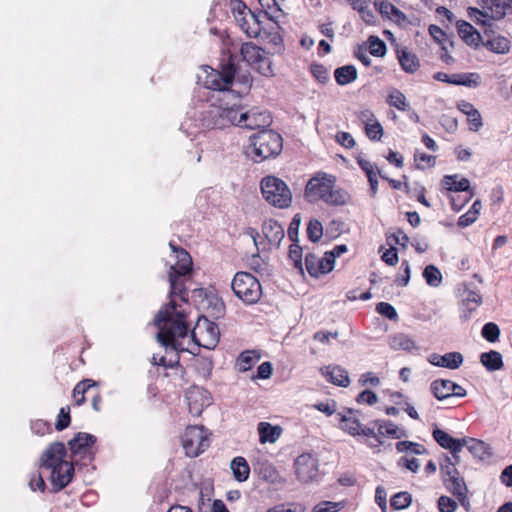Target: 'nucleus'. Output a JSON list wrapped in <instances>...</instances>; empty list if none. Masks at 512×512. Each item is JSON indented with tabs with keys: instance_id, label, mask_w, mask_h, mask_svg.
Returning <instances> with one entry per match:
<instances>
[{
	"instance_id": "f257e3e1",
	"label": "nucleus",
	"mask_w": 512,
	"mask_h": 512,
	"mask_svg": "<svg viewBox=\"0 0 512 512\" xmlns=\"http://www.w3.org/2000/svg\"><path fill=\"white\" fill-rule=\"evenodd\" d=\"M155 325L158 328L157 340L163 347L185 350L180 339L187 336L189 326L184 313L177 310V304L173 299L157 313Z\"/></svg>"
},
{
	"instance_id": "f03ea898",
	"label": "nucleus",
	"mask_w": 512,
	"mask_h": 512,
	"mask_svg": "<svg viewBox=\"0 0 512 512\" xmlns=\"http://www.w3.org/2000/svg\"><path fill=\"white\" fill-rule=\"evenodd\" d=\"M305 196L309 202L323 201L331 206H343L350 202L351 195L336 186V177L318 172L306 184Z\"/></svg>"
},
{
	"instance_id": "7ed1b4c3",
	"label": "nucleus",
	"mask_w": 512,
	"mask_h": 512,
	"mask_svg": "<svg viewBox=\"0 0 512 512\" xmlns=\"http://www.w3.org/2000/svg\"><path fill=\"white\" fill-rule=\"evenodd\" d=\"M169 246L175 259V263L170 266L168 272L171 289L170 296H180V298L185 301V277L190 274L192 270V258L186 250L176 246L174 243L170 242Z\"/></svg>"
},
{
	"instance_id": "20e7f679",
	"label": "nucleus",
	"mask_w": 512,
	"mask_h": 512,
	"mask_svg": "<svg viewBox=\"0 0 512 512\" xmlns=\"http://www.w3.org/2000/svg\"><path fill=\"white\" fill-rule=\"evenodd\" d=\"M283 149L281 135L273 130H261L250 136L247 155L256 163L278 156Z\"/></svg>"
},
{
	"instance_id": "39448f33",
	"label": "nucleus",
	"mask_w": 512,
	"mask_h": 512,
	"mask_svg": "<svg viewBox=\"0 0 512 512\" xmlns=\"http://www.w3.org/2000/svg\"><path fill=\"white\" fill-rule=\"evenodd\" d=\"M261 192L264 199L280 209L288 208L292 203V193L288 185L280 178L268 175L262 178Z\"/></svg>"
},
{
	"instance_id": "423d86ee",
	"label": "nucleus",
	"mask_w": 512,
	"mask_h": 512,
	"mask_svg": "<svg viewBox=\"0 0 512 512\" xmlns=\"http://www.w3.org/2000/svg\"><path fill=\"white\" fill-rule=\"evenodd\" d=\"M231 288L234 294L246 304H255L262 296L259 280L248 272H237L231 282Z\"/></svg>"
},
{
	"instance_id": "0eeeda50",
	"label": "nucleus",
	"mask_w": 512,
	"mask_h": 512,
	"mask_svg": "<svg viewBox=\"0 0 512 512\" xmlns=\"http://www.w3.org/2000/svg\"><path fill=\"white\" fill-rule=\"evenodd\" d=\"M233 14L238 26L249 38H257L265 29L261 16L247 10L242 1L234 3Z\"/></svg>"
},
{
	"instance_id": "6e6552de",
	"label": "nucleus",
	"mask_w": 512,
	"mask_h": 512,
	"mask_svg": "<svg viewBox=\"0 0 512 512\" xmlns=\"http://www.w3.org/2000/svg\"><path fill=\"white\" fill-rule=\"evenodd\" d=\"M207 430L203 426H188L182 436V445L189 457H197L209 447Z\"/></svg>"
},
{
	"instance_id": "1a4fd4ad",
	"label": "nucleus",
	"mask_w": 512,
	"mask_h": 512,
	"mask_svg": "<svg viewBox=\"0 0 512 512\" xmlns=\"http://www.w3.org/2000/svg\"><path fill=\"white\" fill-rule=\"evenodd\" d=\"M205 73L204 85L206 88L219 91L220 96H223L224 92L232 91L229 89V86L233 84L236 68L231 60L227 65L223 66L222 71L207 67L205 68Z\"/></svg>"
},
{
	"instance_id": "9d476101",
	"label": "nucleus",
	"mask_w": 512,
	"mask_h": 512,
	"mask_svg": "<svg viewBox=\"0 0 512 512\" xmlns=\"http://www.w3.org/2000/svg\"><path fill=\"white\" fill-rule=\"evenodd\" d=\"M218 326L205 317L198 318L196 326L192 330V339L201 347L213 349L219 341Z\"/></svg>"
},
{
	"instance_id": "9b49d317",
	"label": "nucleus",
	"mask_w": 512,
	"mask_h": 512,
	"mask_svg": "<svg viewBox=\"0 0 512 512\" xmlns=\"http://www.w3.org/2000/svg\"><path fill=\"white\" fill-rule=\"evenodd\" d=\"M96 437L89 433L79 432L69 442V448L72 454V461L75 464L82 461L84 465L93 460L92 446Z\"/></svg>"
},
{
	"instance_id": "f8f14e48",
	"label": "nucleus",
	"mask_w": 512,
	"mask_h": 512,
	"mask_svg": "<svg viewBox=\"0 0 512 512\" xmlns=\"http://www.w3.org/2000/svg\"><path fill=\"white\" fill-rule=\"evenodd\" d=\"M240 93V91H227L223 93V96L217 98L219 108L222 110L220 117L223 118L224 121L223 128L237 126Z\"/></svg>"
},
{
	"instance_id": "ddd939ff",
	"label": "nucleus",
	"mask_w": 512,
	"mask_h": 512,
	"mask_svg": "<svg viewBox=\"0 0 512 512\" xmlns=\"http://www.w3.org/2000/svg\"><path fill=\"white\" fill-rule=\"evenodd\" d=\"M237 120V127L250 130L263 129L272 123V118L269 112L260 111L258 109L246 110L241 105Z\"/></svg>"
},
{
	"instance_id": "4468645a",
	"label": "nucleus",
	"mask_w": 512,
	"mask_h": 512,
	"mask_svg": "<svg viewBox=\"0 0 512 512\" xmlns=\"http://www.w3.org/2000/svg\"><path fill=\"white\" fill-rule=\"evenodd\" d=\"M318 460L310 454L299 455L294 463L295 473L299 481L308 483L313 481L318 475Z\"/></svg>"
},
{
	"instance_id": "2eb2a0df",
	"label": "nucleus",
	"mask_w": 512,
	"mask_h": 512,
	"mask_svg": "<svg viewBox=\"0 0 512 512\" xmlns=\"http://www.w3.org/2000/svg\"><path fill=\"white\" fill-rule=\"evenodd\" d=\"M66 448L61 442H54L42 453L40 461L41 467L53 470L62 464L69 463L64 460Z\"/></svg>"
},
{
	"instance_id": "dca6fc26",
	"label": "nucleus",
	"mask_w": 512,
	"mask_h": 512,
	"mask_svg": "<svg viewBox=\"0 0 512 512\" xmlns=\"http://www.w3.org/2000/svg\"><path fill=\"white\" fill-rule=\"evenodd\" d=\"M189 412L192 416L201 415L205 407L211 404V397L207 390L194 387L186 393Z\"/></svg>"
},
{
	"instance_id": "f3484780",
	"label": "nucleus",
	"mask_w": 512,
	"mask_h": 512,
	"mask_svg": "<svg viewBox=\"0 0 512 512\" xmlns=\"http://www.w3.org/2000/svg\"><path fill=\"white\" fill-rule=\"evenodd\" d=\"M306 270L312 277H319L320 275L331 272L333 266V255L324 254L322 258L315 254H307L305 257Z\"/></svg>"
},
{
	"instance_id": "a211bd4d",
	"label": "nucleus",
	"mask_w": 512,
	"mask_h": 512,
	"mask_svg": "<svg viewBox=\"0 0 512 512\" xmlns=\"http://www.w3.org/2000/svg\"><path fill=\"white\" fill-rule=\"evenodd\" d=\"M443 483L445 488L459 501L461 506L466 511H469L471 508V503L467 496L468 487L464 481V478L458 474L451 478H444Z\"/></svg>"
},
{
	"instance_id": "6ab92c4d",
	"label": "nucleus",
	"mask_w": 512,
	"mask_h": 512,
	"mask_svg": "<svg viewBox=\"0 0 512 512\" xmlns=\"http://www.w3.org/2000/svg\"><path fill=\"white\" fill-rule=\"evenodd\" d=\"M434 440L444 449L450 450L456 462H460L459 453L465 445V438L457 439L445 431L435 428L432 432Z\"/></svg>"
},
{
	"instance_id": "aec40b11",
	"label": "nucleus",
	"mask_w": 512,
	"mask_h": 512,
	"mask_svg": "<svg viewBox=\"0 0 512 512\" xmlns=\"http://www.w3.org/2000/svg\"><path fill=\"white\" fill-rule=\"evenodd\" d=\"M459 297L461 299V318H469L471 312L475 311L482 303V297L475 289L463 285L459 288Z\"/></svg>"
},
{
	"instance_id": "412c9836",
	"label": "nucleus",
	"mask_w": 512,
	"mask_h": 512,
	"mask_svg": "<svg viewBox=\"0 0 512 512\" xmlns=\"http://www.w3.org/2000/svg\"><path fill=\"white\" fill-rule=\"evenodd\" d=\"M222 110L219 108L218 101L207 103L203 106L200 113V121L204 127L211 129H223Z\"/></svg>"
},
{
	"instance_id": "4be33fe9",
	"label": "nucleus",
	"mask_w": 512,
	"mask_h": 512,
	"mask_svg": "<svg viewBox=\"0 0 512 512\" xmlns=\"http://www.w3.org/2000/svg\"><path fill=\"white\" fill-rule=\"evenodd\" d=\"M74 464L69 462L51 470V482L56 491L64 489L72 480L74 475Z\"/></svg>"
},
{
	"instance_id": "5701e85b",
	"label": "nucleus",
	"mask_w": 512,
	"mask_h": 512,
	"mask_svg": "<svg viewBox=\"0 0 512 512\" xmlns=\"http://www.w3.org/2000/svg\"><path fill=\"white\" fill-rule=\"evenodd\" d=\"M262 232L268 243L278 248L285 236L283 226L276 220L268 219L262 225Z\"/></svg>"
},
{
	"instance_id": "b1692460",
	"label": "nucleus",
	"mask_w": 512,
	"mask_h": 512,
	"mask_svg": "<svg viewBox=\"0 0 512 512\" xmlns=\"http://www.w3.org/2000/svg\"><path fill=\"white\" fill-rule=\"evenodd\" d=\"M429 362L434 366L454 370L462 365L463 356L460 352H449L444 355L433 353L429 357Z\"/></svg>"
},
{
	"instance_id": "393cba45",
	"label": "nucleus",
	"mask_w": 512,
	"mask_h": 512,
	"mask_svg": "<svg viewBox=\"0 0 512 512\" xmlns=\"http://www.w3.org/2000/svg\"><path fill=\"white\" fill-rule=\"evenodd\" d=\"M321 373L334 385L347 387L350 384L348 372L338 365H328L321 368Z\"/></svg>"
},
{
	"instance_id": "a878e982",
	"label": "nucleus",
	"mask_w": 512,
	"mask_h": 512,
	"mask_svg": "<svg viewBox=\"0 0 512 512\" xmlns=\"http://www.w3.org/2000/svg\"><path fill=\"white\" fill-rule=\"evenodd\" d=\"M374 6L383 17L395 23L400 24L406 20V15L388 1H375Z\"/></svg>"
},
{
	"instance_id": "bb28decb",
	"label": "nucleus",
	"mask_w": 512,
	"mask_h": 512,
	"mask_svg": "<svg viewBox=\"0 0 512 512\" xmlns=\"http://www.w3.org/2000/svg\"><path fill=\"white\" fill-rule=\"evenodd\" d=\"M353 414L352 409H349L346 413H338L339 427L352 436H358L361 423Z\"/></svg>"
},
{
	"instance_id": "cd10ccee",
	"label": "nucleus",
	"mask_w": 512,
	"mask_h": 512,
	"mask_svg": "<svg viewBox=\"0 0 512 512\" xmlns=\"http://www.w3.org/2000/svg\"><path fill=\"white\" fill-rule=\"evenodd\" d=\"M263 8V16L274 23L271 32L278 28L279 19L284 15L276 0H258Z\"/></svg>"
},
{
	"instance_id": "c85d7f7f",
	"label": "nucleus",
	"mask_w": 512,
	"mask_h": 512,
	"mask_svg": "<svg viewBox=\"0 0 512 512\" xmlns=\"http://www.w3.org/2000/svg\"><path fill=\"white\" fill-rule=\"evenodd\" d=\"M457 31L461 39L468 45L477 46L481 40L480 34L468 22L459 20L456 23Z\"/></svg>"
},
{
	"instance_id": "c756f323",
	"label": "nucleus",
	"mask_w": 512,
	"mask_h": 512,
	"mask_svg": "<svg viewBox=\"0 0 512 512\" xmlns=\"http://www.w3.org/2000/svg\"><path fill=\"white\" fill-rule=\"evenodd\" d=\"M397 57L401 68L407 73L413 74L420 67V61L417 55L411 51L405 49L398 50Z\"/></svg>"
},
{
	"instance_id": "7c9ffc66",
	"label": "nucleus",
	"mask_w": 512,
	"mask_h": 512,
	"mask_svg": "<svg viewBox=\"0 0 512 512\" xmlns=\"http://www.w3.org/2000/svg\"><path fill=\"white\" fill-rule=\"evenodd\" d=\"M442 185L445 189L455 192H467L470 189L469 180L457 174L444 176Z\"/></svg>"
},
{
	"instance_id": "2f4dec72",
	"label": "nucleus",
	"mask_w": 512,
	"mask_h": 512,
	"mask_svg": "<svg viewBox=\"0 0 512 512\" xmlns=\"http://www.w3.org/2000/svg\"><path fill=\"white\" fill-rule=\"evenodd\" d=\"M240 53L242 59L247 62L249 66L255 65L257 61L265 54L264 50L251 42H246L241 45Z\"/></svg>"
},
{
	"instance_id": "473e14b6",
	"label": "nucleus",
	"mask_w": 512,
	"mask_h": 512,
	"mask_svg": "<svg viewBox=\"0 0 512 512\" xmlns=\"http://www.w3.org/2000/svg\"><path fill=\"white\" fill-rule=\"evenodd\" d=\"M512 7V0H489L486 3V8L490 12V17L493 20L502 19Z\"/></svg>"
},
{
	"instance_id": "72a5a7b5",
	"label": "nucleus",
	"mask_w": 512,
	"mask_h": 512,
	"mask_svg": "<svg viewBox=\"0 0 512 512\" xmlns=\"http://www.w3.org/2000/svg\"><path fill=\"white\" fill-rule=\"evenodd\" d=\"M452 381L448 379H436L431 382L430 390L438 400H446L452 397Z\"/></svg>"
},
{
	"instance_id": "f704fd0d",
	"label": "nucleus",
	"mask_w": 512,
	"mask_h": 512,
	"mask_svg": "<svg viewBox=\"0 0 512 512\" xmlns=\"http://www.w3.org/2000/svg\"><path fill=\"white\" fill-rule=\"evenodd\" d=\"M479 359H480V363L489 372L500 370L503 366V360H502L501 353L494 351V350L481 353Z\"/></svg>"
},
{
	"instance_id": "c9c22d12",
	"label": "nucleus",
	"mask_w": 512,
	"mask_h": 512,
	"mask_svg": "<svg viewBox=\"0 0 512 512\" xmlns=\"http://www.w3.org/2000/svg\"><path fill=\"white\" fill-rule=\"evenodd\" d=\"M230 468L234 478L238 482H244L249 478L250 467L245 458L240 456L235 457L230 463Z\"/></svg>"
},
{
	"instance_id": "e433bc0d",
	"label": "nucleus",
	"mask_w": 512,
	"mask_h": 512,
	"mask_svg": "<svg viewBox=\"0 0 512 512\" xmlns=\"http://www.w3.org/2000/svg\"><path fill=\"white\" fill-rule=\"evenodd\" d=\"M357 75V69L353 65L341 66L334 71L335 80L341 86L354 82Z\"/></svg>"
},
{
	"instance_id": "4c0bfd02",
	"label": "nucleus",
	"mask_w": 512,
	"mask_h": 512,
	"mask_svg": "<svg viewBox=\"0 0 512 512\" xmlns=\"http://www.w3.org/2000/svg\"><path fill=\"white\" fill-rule=\"evenodd\" d=\"M260 477L271 484H283L285 480L275 466L269 462H263L259 466Z\"/></svg>"
},
{
	"instance_id": "58836bf2",
	"label": "nucleus",
	"mask_w": 512,
	"mask_h": 512,
	"mask_svg": "<svg viewBox=\"0 0 512 512\" xmlns=\"http://www.w3.org/2000/svg\"><path fill=\"white\" fill-rule=\"evenodd\" d=\"M468 451L475 457L480 460H484L486 457L490 455L488 451V446L485 442L475 439V438H466L465 437V445Z\"/></svg>"
},
{
	"instance_id": "ea45409f",
	"label": "nucleus",
	"mask_w": 512,
	"mask_h": 512,
	"mask_svg": "<svg viewBox=\"0 0 512 512\" xmlns=\"http://www.w3.org/2000/svg\"><path fill=\"white\" fill-rule=\"evenodd\" d=\"M389 346L393 350L411 351L416 348L414 340L403 333L390 336Z\"/></svg>"
},
{
	"instance_id": "a19ab883",
	"label": "nucleus",
	"mask_w": 512,
	"mask_h": 512,
	"mask_svg": "<svg viewBox=\"0 0 512 512\" xmlns=\"http://www.w3.org/2000/svg\"><path fill=\"white\" fill-rule=\"evenodd\" d=\"M481 83V76L478 73H456L452 74V84L469 88H476Z\"/></svg>"
},
{
	"instance_id": "79ce46f5",
	"label": "nucleus",
	"mask_w": 512,
	"mask_h": 512,
	"mask_svg": "<svg viewBox=\"0 0 512 512\" xmlns=\"http://www.w3.org/2000/svg\"><path fill=\"white\" fill-rule=\"evenodd\" d=\"M260 359V355L255 350H247L242 352L237 361L236 367L240 372H246L252 368Z\"/></svg>"
},
{
	"instance_id": "37998d69",
	"label": "nucleus",
	"mask_w": 512,
	"mask_h": 512,
	"mask_svg": "<svg viewBox=\"0 0 512 512\" xmlns=\"http://www.w3.org/2000/svg\"><path fill=\"white\" fill-rule=\"evenodd\" d=\"M258 433L261 443H274L280 436L278 428L267 422H260L258 424Z\"/></svg>"
},
{
	"instance_id": "c03bdc74",
	"label": "nucleus",
	"mask_w": 512,
	"mask_h": 512,
	"mask_svg": "<svg viewBox=\"0 0 512 512\" xmlns=\"http://www.w3.org/2000/svg\"><path fill=\"white\" fill-rule=\"evenodd\" d=\"M423 277L430 287H439L442 283V273L433 264L427 265L423 271Z\"/></svg>"
},
{
	"instance_id": "a18cd8bd",
	"label": "nucleus",
	"mask_w": 512,
	"mask_h": 512,
	"mask_svg": "<svg viewBox=\"0 0 512 512\" xmlns=\"http://www.w3.org/2000/svg\"><path fill=\"white\" fill-rule=\"evenodd\" d=\"M387 102L390 106L397 108L401 111L409 109V103L407 102L406 96L398 89H393L387 98Z\"/></svg>"
},
{
	"instance_id": "49530a36",
	"label": "nucleus",
	"mask_w": 512,
	"mask_h": 512,
	"mask_svg": "<svg viewBox=\"0 0 512 512\" xmlns=\"http://www.w3.org/2000/svg\"><path fill=\"white\" fill-rule=\"evenodd\" d=\"M358 435H362L367 438L365 443L370 448H376L383 444V441L381 440V437L379 435V431L376 432L373 428L363 426L362 424H361L360 432L358 433Z\"/></svg>"
},
{
	"instance_id": "de8ad7c7",
	"label": "nucleus",
	"mask_w": 512,
	"mask_h": 512,
	"mask_svg": "<svg viewBox=\"0 0 512 512\" xmlns=\"http://www.w3.org/2000/svg\"><path fill=\"white\" fill-rule=\"evenodd\" d=\"M93 386H95V382L90 379L83 380L75 386L73 398L77 405H81L85 402L84 394Z\"/></svg>"
},
{
	"instance_id": "09e8293b",
	"label": "nucleus",
	"mask_w": 512,
	"mask_h": 512,
	"mask_svg": "<svg viewBox=\"0 0 512 512\" xmlns=\"http://www.w3.org/2000/svg\"><path fill=\"white\" fill-rule=\"evenodd\" d=\"M459 462H456V460L451 456H444L442 461L440 462V470L444 478H451L459 474L456 465Z\"/></svg>"
},
{
	"instance_id": "8fccbe9b",
	"label": "nucleus",
	"mask_w": 512,
	"mask_h": 512,
	"mask_svg": "<svg viewBox=\"0 0 512 512\" xmlns=\"http://www.w3.org/2000/svg\"><path fill=\"white\" fill-rule=\"evenodd\" d=\"M412 502L411 494L408 492H398L392 496L390 505L395 510H402L410 506Z\"/></svg>"
},
{
	"instance_id": "3c124183",
	"label": "nucleus",
	"mask_w": 512,
	"mask_h": 512,
	"mask_svg": "<svg viewBox=\"0 0 512 512\" xmlns=\"http://www.w3.org/2000/svg\"><path fill=\"white\" fill-rule=\"evenodd\" d=\"M483 8H484V10H480L478 8L470 7L468 9V15L476 23L482 24V25H487L489 20L491 19L490 12L486 8V5Z\"/></svg>"
},
{
	"instance_id": "603ef678",
	"label": "nucleus",
	"mask_w": 512,
	"mask_h": 512,
	"mask_svg": "<svg viewBox=\"0 0 512 512\" xmlns=\"http://www.w3.org/2000/svg\"><path fill=\"white\" fill-rule=\"evenodd\" d=\"M369 53L376 57H382L386 54V44L377 36H370L368 39Z\"/></svg>"
},
{
	"instance_id": "864d4df0",
	"label": "nucleus",
	"mask_w": 512,
	"mask_h": 512,
	"mask_svg": "<svg viewBox=\"0 0 512 512\" xmlns=\"http://www.w3.org/2000/svg\"><path fill=\"white\" fill-rule=\"evenodd\" d=\"M396 450L398 452H411L413 454H423L426 452V449L421 444L411 442V441H400L396 443Z\"/></svg>"
},
{
	"instance_id": "5fc2aeb1",
	"label": "nucleus",
	"mask_w": 512,
	"mask_h": 512,
	"mask_svg": "<svg viewBox=\"0 0 512 512\" xmlns=\"http://www.w3.org/2000/svg\"><path fill=\"white\" fill-rule=\"evenodd\" d=\"M252 67L263 76L270 77L274 75L272 61L266 56V54H264Z\"/></svg>"
},
{
	"instance_id": "6e6d98bb",
	"label": "nucleus",
	"mask_w": 512,
	"mask_h": 512,
	"mask_svg": "<svg viewBox=\"0 0 512 512\" xmlns=\"http://www.w3.org/2000/svg\"><path fill=\"white\" fill-rule=\"evenodd\" d=\"M288 257L289 260L292 261L294 267L303 272L302 248L298 245V243L294 242L290 245Z\"/></svg>"
},
{
	"instance_id": "4d7b16f0",
	"label": "nucleus",
	"mask_w": 512,
	"mask_h": 512,
	"mask_svg": "<svg viewBox=\"0 0 512 512\" xmlns=\"http://www.w3.org/2000/svg\"><path fill=\"white\" fill-rule=\"evenodd\" d=\"M307 235L312 242L319 241L323 235L322 223L317 219L310 220L307 227Z\"/></svg>"
},
{
	"instance_id": "13d9d810",
	"label": "nucleus",
	"mask_w": 512,
	"mask_h": 512,
	"mask_svg": "<svg viewBox=\"0 0 512 512\" xmlns=\"http://www.w3.org/2000/svg\"><path fill=\"white\" fill-rule=\"evenodd\" d=\"M414 161L418 169H426L435 165V157L426 153L415 151Z\"/></svg>"
},
{
	"instance_id": "bf43d9fd",
	"label": "nucleus",
	"mask_w": 512,
	"mask_h": 512,
	"mask_svg": "<svg viewBox=\"0 0 512 512\" xmlns=\"http://www.w3.org/2000/svg\"><path fill=\"white\" fill-rule=\"evenodd\" d=\"M366 136L372 141H378L383 136V127L378 120L367 123L365 126Z\"/></svg>"
},
{
	"instance_id": "052dcab7",
	"label": "nucleus",
	"mask_w": 512,
	"mask_h": 512,
	"mask_svg": "<svg viewBox=\"0 0 512 512\" xmlns=\"http://www.w3.org/2000/svg\"><path fill=\"white\" fill-rule=\"evenodd\" d=\"M481 334L487 341L494 343L499 338L500 329L495 323L489 322L483 326Z\"/></svg>"
},
{
	"instance_id": "680f3d73",
	"label": "nucleus",
	"mask_w": 512,
	"mask_h": 512,
	"mask_svg": "<svg viewBox=\"0 0 512 512\" xmlns=\"http://www.w3.org/2000/svg\"><path fill=\"white\" fill-rule=\"evenodd\" d=\"M379 435L384 436L387 435L392 438H400L402 434L400 433V429L398 426L392 421H386L383 425L379 426Z\"/></svg>"
},
{
	"instance_id": "e2e57ef3",
	"label": "nucleus",
	"mask_w": 512,
	"mask_h": 512,
	"mask_svg": "<svg viewBox=\"0 0 512 512\" xmlns=\"http://www.w3.org/2000/svg\"><path fill=\"white\" fill-rule=\"evenodd\" d=\"M266 512H305V509L298 503H283L269 508Z\"/></svg>"
},
{
	"instance_id": "0e129e2a",
	"label": "nucleus",
	"mask_w": 512,
	"mask_h": 512,
	"mask_svg": "<svg viewBox=\"0 0 512 512\" xmlns=\"http://www.w3.org/2000/svg\"><path fill=\"white\" fill-rule=\"evenodd\" d=\"M69 413H70L69 406L62 407L60 409L58 419L55 424V428L58 431H62L69 426V424H70V414Z\"/></svg>"
},
{
	"instance_id": "69168bd1",
	"label": "nucleus",
	"mask_w": 512,
	"mask_h": 512,
	"mask_svg": "<svg viewBox=\"0 0 512 512\" xmlns=\"http://www.w3.org/2000/svg\"><path fill=\"white\" fill-rule=\"evenodd\" d=\"M376 311L381 314L382 316H385L389 320H395L397 319V312L396 309L387 302H380L376 305Z\"/></svg>"
},
{
	"instance_id": "338daca9",
	"label": "nucleus",
	"mask_w": 512,
	"mask_h": 512,
	"mask_svg": "<svg viewBox=\"0 0 512 512\" xmlns=\"http://www.w3.org/2000/svg\"><path fill=\"white\" fill-rule=\"evenodd\" d=\"M342 508L341 502L324 501L315 506L313 512H338Z\"/></svg>"
},
{
	"instance_id": "774afa93",
	"label": "nucleus",
	"mask_w": 512,
	"mask_h": 512,
	"mask_svg": "<svg viewBox=\"0 0 512 512\" xmlns=\"http://www.w3.org/2000/svg\"><path fill=\"white\" fill-rule=\"evenodd\" d=\"M457 506V502L448 496H441L438 499V508L440 512H454Z\"/></svg>"
}]
</instances>
